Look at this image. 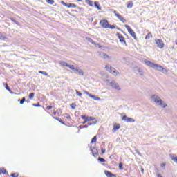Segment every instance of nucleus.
<instances>
[{"label":"nucleus","mask_w":177,"mask_h":177,"mask_svg":"<svg viewBox=\"0 0 177 177\" xmlns=\"http://www.w3.org/2000/svg\"><path fill=\"white\" fill-rule=\"evenodd\" d=\"M92 153H93V156H94V157H97V156H99L97 149H96L95 148L92 149Z\"/></svg>","instance_id":"17"},{"label":"nucleus","mask_w":177,"mask_h":177,"mask_svg":"<svg viewBox=\"0 0 177 177\" xmlns=\"http://www.w3.org/2000/svg\"><path fill=\"white\" fill-rule=\"evenodd\" d=\"M95 46H98V48H102V46H100V44L96 43V44H94Z\"/></svg>","instance_id":"47"},{"label":"nucleus","mask_w":177,"mask_h":177,"mask_svg":"<svg viewBox=\"0 0 177 177\" xmlns=\"http://www.w3.org/2000/svg\"><path fill=\"white\" fill-rule=\"evenodd\" d=\"M86 39L88 42H91V44H92V45H96V42L93 41V39H92V38L86 37Z\"/></svg>","instance_id":"23"},{"label":"nucleus","mask_w":177,"mask_h":177,"mask_svg":"<svg viewBox=\"0 0 177 177\" xmlns=\"http://www.w3.org/2000/svg\"><path fill=\"white\" fill-rule=\"evenodd\" d=\"M155 42L156 44L157 47L159 48L160 49H162V48H164V46H165L162 39H155Z\"/></svg>","instance_id":"6"},{"label":"nucleus","mask_w":177,"mask_h":177,"mask_svg":"<svg viewBox=\"0 0 177 177\" xmlns=\"http://www.w3.org/2000/svg\"><path fill=\"white\" fill-rule=\"evenodd\" d=\"M77 96H79L80 97H82V93H80L77 90L75 91Z\"/></svg>","instance_id":"36"},{"label":"nucleus","mask_w":177,"mask_h":177,"mask_svg":"<svg viewBox=\"0 0 177 177\" xmlns=\"http://www.w3.org/2000/svg\"><path fill=\"white\" fill-rule=\"evenodd\" d=\"M85 2L88 6L93 7V1L92 0H85Z\"/></svg>","instance_id":"19"},{"label":"nucleus","mask_w":177,"mask_h":177,"mask_svg":"<svg viewBox=\"0 0 177 177\" xmlns=\"http://www.w3.org/2000/svg\"><path fill=\"white\" fill-rule=\"evenodd\" d=\"M12 177H19V174L18 173H14L11 174Z\"/></svg>","instance_id":"39"},{"label":"nucleus","mask_w":177,"mask_h":177,"mask_svg":"<svg viewBox=\"0 0 177 177\" xmlns=\"http://www.w3.org/2000/svg\"><path fill=\"white\" fill-rule=\"evenodd\" d=\"M108 28H110V30H114V28H115V26L109 24Z\"/></svg>","instance_id":"37"},{"label":"nucleus","mask_w":177,"mask_h":177,"mask_svg":"<svg viewBox=\"0 0 177 177\" xmlns=\"http://www.w3.org/2000/svg\"><path fill=\"white\" fill-rule=\"evenodd\" d=\"M113 13H114L115 16H116V17H118V19L120 21H122V23H127V19H125L124 17H122V15L118 14V13L117 12V11L114 10V11H113Z\"/></svg>","instance_id":"9"},{"label":"nucleus","mask_w":177,"mask_h":177,"mask_svg":"<svg viewBox=\"0 0 177 177\" xmlns=\"http://www.w3.org/2000/svg\"><path fill=\"white\" fill-rule=\"evenodd\" d=\"M32 106H33L34 107H41V105L39 104V103L33 104Z\"/></svg>","instance_id":"42"},{"label":"nucleus","mask_w":177,"mask_h":177,"mask_svg":"<svg viewBox=\"0 0 177 177\" xmlns=\"http://www.w3.org/2000/svg\"><path fill=\"white\" fill-rule=\"evenodd\" d=\"M100 24L102 28H109V21L106 19H102L100 21Z\"/></svg>","instance_id":"7"},{"label":"nucleus","mask_w":177,"mask_h":177,"mask_svg":"<svg viewBox=\"0 0 177 177\" xmlns=\"http://www.w3.org/2000/svg\"><path fill=\"white\" fill-rule=\"evenodd\" d=\"M1 37H2V33L1 32H0V38H1Z\"/></svg>","instance_id":"51"},{"label":"nucleus","mask_w":177,"mask_h":177,"mask_svg":"<svg viewBox=\"0 0 177 177\" xmlns=\"http://www.w3.org/2000/svg\"><path fill=\"white\" fill-rule=\"evenodd\" d=\"M158 177H162V176L161 174H158Z\"/></svg>","instance_id":"49"},{"label":"nucleus","mask_w":177,"mask_h":177,"mask_svg":"<svg viewBox=\"0 0 177 177\" xmlns=\"http://www.w3.org/2000/svg\"><path fill=\"white\" fill-rule=\"evenodd\" d=\"M141 172H142V174H143V172H145V169H142Z\"/></svg>","instance_id":"50"},{"label":"nucleus","mask_w":177,"mask_h":177,"mask_svg":"<svg viewBox=\"0 0 177 177\" xmlns=\"http://www.w3.org/2000/svg\"><path fill=\"white\" fill-rule=\"evenodd\" d=\"M81 118L82 120H84V121L82 122V125H85L86 122H90L91 121H93V122L88 123V126L95 125V124L97 123V120H96V118L89 117V116H86V115H84L81 116Z\"/></svg>","instance_id":"2"},{"label":"nucleus","mask_w":177,"mask_h":177,"mask_svg":"<svg viewBox=\"0 0 177 177\" xmlns=\"http://www.w3.org/2000/svg\"><path fill=\"white\" fill-rule=\"evenodd\" d=\"M120 128H121V125H120V123H115L113 124L112 132H113V133L117 132V131H118V129H120Z\"/></svg>","instance_id":"13"},{"label":"nucleus","mask_w":177,"mask_h":177,"mask_svg":"<svg viewBox=\"0 0 177 177\" xmlns=\"http://www.w3.org/2000/svg\"><path fill=\"white\" fill-rule=\"evenodd\" d=\"M60 64L61 66H63V67H68V64L64 61L61 62Z\"/></svg>","instance_id":"27"},{"label":"nucleus","mask_w":177,"mask_h":177,"mask_svg":"<svg viewBox=\"0 0 177 177\" xmlns=\"http://www.w3.org/2000/svg\"><path fill=\"white\" fill-rule=\"evenodd\" d=\"M3 85H4V86H6V91H8L9 92H12V90H10V88H9L8 83H4Z\"/></svg>","instance_id":"28"},{"label":"nucleus","mask_w":177,"mask_h":177,"mask_svg":"<svg viewBox=\"0 0 177 177\" xmlns=\"http://www.w3.org/2000/svg\"><path fill=\"white\" fill-rule=\"evenodd\" d=\"M97 139H96V136H94L93 138H92V140L91 142V143H95Z\"/></svg>","instance_id":"38"},{"label":"nucleus","mask_w":177,"mask_h":177,"mask_svg":"<svg viewBox=\"0 0 177 177\" xmlns=\"http://www.w3.org/2000/svg\"><path fill=\"white\" fill-rule=\"evenodd\" d=\"M160 167H161V168L165 169V163H162V164L160 165Z\"/></svg>","instance_id":"46"},{"label":"nucleus","mask_w":177,"mask_h":177,"mask_svg":"<svg viewBox=\"0 0 177 177\" xmlns=\"http://www.w3.org/2000/svg\"><path fill=\"white\" fill-rule=\"evenodd\" d=\"M52 109H53V106H47V110H52Z\"/></svg>","instance_id":"44"},{"label":"nucleus","mask_w":177,"mask_h":177,"mask_svg":"<svg viewBox=\"0 0 177 177\" xmlns=\"http://www.w3.org/2000/svg\"><path fill=\"white\" fill-rule=\"evenodd\" d=\"M6 174V169L5 168H0V175Z\"/></svg>","instance_id":"26"},{"label":"nucleus","mask_w":177,"mask_h":177,"mask_svg":"<svg viewBox=\"0 0 177 177\" xmlns=\"http://www.w3.org/2000/svg\"><path fill=\"white\" fill-rule=\"evenodd\" d=\"M77 1H82V0H77Z\"/></svg>","instance_id":"52"},{"label":"nucleus","mask_w":177,"mask_h":177,"mask_svg":"<svg viewBox=\"0 0 177 177\" xmlns=\"http://www.w3.org/2000/svg\"><path fill=\"white\" fill-rule=\"evenodd\" d=\"M124 27L125 28H127L129 34H130L132 38H133L135 41H138V37H136V33L135 32V31H133L132 28H131V26H129V25H124Z\"/></svg>","instance_id":"4"},{"label":"nucleus","mask_w":177,"mask_h":177,"mask_svg":"<svg viewBox=\"0 0 177 177\" xmlns=\"http://www.w3.org/2000/svg\"><path fill=\"white\" fill-rule=\"evenodd\" d=\"M133 2H132V1H129V2L127 3V8L128 9H131V8H133Z\"/></svg>","instance_id":"20"},{"label":"nucleus","mask_w":177,"mask_h":177,"mask_svg":"<svg viewBox=\"0 0 177 177\" xmlns=\"http://www.w3.org/2000/svg\"><path fill=\"white\" fill-rule=\"evenodd\" d=\"M170 157L172 160V161H174V162H177V156L175 154L170 155Z\"/></svg>","instance_id":"21"},{"label":"nucleus","mask_w":177,"mask_h":177,"mask_svg":"<svg viewBox=\"0 0 177 177\" xmlns=\"http://www.w3.org/2000/svg\"><path fill=\"white\" fill-rule=\"evenodd\" d=\"M122 121H125V122H135V120L132 118H127V115H124L122 118Z\"/></svg>","instance_id":"12"},{"label":"nucleus","mask_w":177,"mask_h":177,"mask_svg":"<svg viewBox=\"0 0 177 177\" xmlns=\"http://www.w3.org/2000/svg\"><path fill=\"white\" fill-rule=\"evenodd\" d=\"M102 57L103 59H110V57L104 53H102Z\"/></svg>","instance_id":"31"},{"label":"nucleus","mask_w":177,"mask_h":177,"mask_svg":"<svg viewBox=\"0 0 177 177\" xmlns=\"http://www.w3.org/2000/svg\"><path fill=\"white\" fill-rule=\"evenodd\" d=\"M150 38H153V35L151 32H149L147 35L145 37V39H150Z\"/></svg>","instance_id":"25"},{"label":"nucleus","mask_w":177,"mask_h":177,"mask_svg":"<svg viewBox=\"0 0 177 177\" xmlns=\"http://www.w3.org/2000/svg\"><path fill=\"white\" fill-rule=\"evenodd\" d=\"M26 102V97H23L22 100L20 101V104H23Z\"/></svg>","instance_id":"41"},{"label":"nucleus","mask_w":177,"mask_h":177,"mask_svg":"<svg viewBox=\"0 0 177 177\" xmlns=\"http://www.w3.org/2000/svg\"><path fill=\"white\" fill-rule=\"evenodd\" d=\"M111 86L112 88H114V89H116L117 91H121V88H120V86L114 82H111L110 83Z\"/></svg>","instance_id":"14"},{"label":"nucleus","mask_w":177,"mask_h":177,"mask_svg":"<svg viewBox=\"0 0 177 177\" xmlns=\"http://www.w3.org/2000/svg\"><path fill=\"white\" fill-rule=\"evenodd\" d=\"M101 153L102 154H104V153H106V149L104 148H101Z\"/></svg>","instance_id":"43"},{"label":"nucleus","mask_w":177,"mask_h":177,"mask_svg":"<svg viewBox=\"0 0 177 177\" xmlns=\"http://www.w3.org/2000/svg\"><path fill=\"white\" fill-rule=\"evenodd\" d=\"M56 114H57V112L54 111V112H53V115H56Z\"/></svg>","instance_id":"48"},{"label":"nucleus","mask_w":177,"mask_h":177,"mask_svg":"<svg viewBox=\"0 0 177 177\" xmlns=\"http://www.w3.org/2000/svg\"><path fill=\"white\" fill-rule=\"evenodd\" d=\"M68 68H70V70H73V71H75V68H74L73 65H68Z\"/></svg>","instance_id":"35"},{"label":"nucleus","mask_w":177,"mask_h":177,"mask_svg":"<svg viewBox=\"0 0 177 177\" xmlns=\"http://www.w3.org/2000/svg\"><path fill=\"white\" fill-rule=\"evenodd\" d=\"M104 174H105V175H106L107 177H117V175L113 174V173H111L109 171H105Z\"/></svg>","instance_id":"15"},{"label":"nucleus","mask_w":177,"mask_h":177,"mask_svg":"<svg viewBox=\"0 0 177 177\" xmlns=\"http://www.w3.org/2000/svg\"><path fill=\"white\" fill-rule=\"evenodd\" d=\"M83 92H84V93H85V95H86L87 96H88L91 99H93L94 100H97V101L100 100V97H97L96 95H93L91 93H89V92H88L86 91H83Z\"/></svg>","instance_id":"10"},{"label":"nucleus","mask_w":177,"mask_h":177,"mask_svg":"<svg viewBox=\"0 0 177 177\" xmlns=\"http://www.w3.org/2000/svg\"><path fill=\"white\" fill-rule=\"evenodd\" d=\"M119 169H124V165L122 163L119 164Z\"/></svg>","instance_id":"40"},{"label":"nucleus","mask_w":177,"mask_h":177,"mask_svg":"<svg viewBox=\"0 0 177 177\" xmlns=\"http://www.w3.org/2000/svg\"><path fill=\"white\" fill-rule=\"evenodd\" d=\"M54 120H57V121H59V122H60L63 125H66V123H64V122H63V120L62 119H60L59 118L54 117Z\"/></svg>","instance_id":"22"},{"label":"nucleus","mask_w":177,"mask_h":177,"mask_svg":"<svg viewBox=\"0 0 177 177\" xmlns=\"http://www.w3.org/2000/svg\"><path fill=\"white\" fill-rule=\"evenodd\" d=\"M145 63L148 67H151L152 68H156V70H158V71H165V73H168V71L161 66L160 65H158L157 64H154L151 62V61H145Z\"/></svg>","instance_id":"1"},{"label":"nucleus","mask_w":177,"mask_h":177,"mask_svg":"<svg viewBox=\"0 0 177 177\" xmlns=\"http://www.w3.org/2000/svg\"><path fill=\"white\" fill-rule=\"evenodd\" d=\"M86 128H88V126H86Z\"/></svg>","instance_id":"53"},{"label":"nucleus","mask_w":177,"mask_h":177,"mask_svg":"<svg viewBox=\"0 0 177 177\" xmlns=\"http://www.w3.org/2000/svg\"><path fill=\"white\" fill-rule=\"evenodd\" d=\"M75 71L76 74H79V75H84V71L78 68H76Z\"/></svg>","instance_id":"16"},{"label":"nucleus","mask_w":177,"mask_h":177,"mask_svg":"<svg viewBox=\"0 0 177 177\" xmlns=\"http://www.w3.org/2000/svg\"><path fill=\"white\" fill-rule=\"evenodd\" d=\"M50 5H53L55 3V0H46Z\"/></svg>","instance_id":"32"},{"label":"nucleus","mask_w":177,"mask_h":177,"mask_svg":"<svg viewBox=\"0 0 177 177\" xmlns=\"http://www.w3.org/2000/svg\"><path fill=\"white\" fill-rule=\"evenodd\" d=\"M105 69L111 74H113V75H118L120 74L115 68L111 67L110 65H106Z\"/></svg>","instance_id":"5"},{"label":"nucleus","mask_w":177,"mask_h":177,"mask_svg":"<svg viewBox=\"0 0 177 177\" xmlns=\"http://www.w3.org/2000/svg\"><path fill=\"white\" fill-rule=\"evenodd\" d=\"M39 74H42L43 75H45L46 77H48V73L46 72H44L42 71H39Z\"/></svg>","instance_id":"33"},{"label":"nucleus","mask_w":177,"mask_h":177,"mask_svg":"<svg viewBox=\"0 0 177 177\" xmlns=\"http://www.w3.org/2000/svg\"><path fill=\"white\" fill-rule=\"evenodd\" d=\"M10 20H11V21H13V23H15V24H17V26H19L20 24L19 23V21H16L15 19L13 18H10Z\"/></svg>","instance_id":"29"},{"label":"nucleus","mask_w":177,"mask_h":177,"mask_svg":"<svg viewBox=\"0 0 177 177\" xmlns=\"http://www.w3.org/2000/svg\"><path fill=\"white\" fill-rule=\"evenodd\" d=\"M61 3H62V5H63L64 6H66V8H77V5H75V4H74V3H66V2L63 1H61Z\"/></svg>","instance_id":"11"},{"label":"nucleus","mask_w":177,"mask_h":177,"mask_svg":"<svg viewBox=\"0 0 177 177\" xmlns=\"http://www.w3.org/2000/svg\"><path fill=\"white\" fill-rule=\"evenodd\" d=\"M138 72L140 73V75H143V71L142 70H138Z\"/></svg>","instance_id":"45"},{"label":"nucleus","mask_w":177,"mask_h":177,"mask_svg":"<svg viewBox=\"0 0 177 177\" xmlns=\"http://www.w3.org/2000/svg\"><path fill=\"white\" fill-rule=\"evenodd\" d=\"M98 161H100V162H106V159L99 157Z\"/></svg>","instance_id":"34"},{"label":"nucleus","mask_w":177,"mask_h":177,"mask_svg":"<svg viewBox=\"0 0 177 177\" xmlns=\"http://www.w3.org/2000/svg\"><path fill=\"white\" fill-rule=\"evenodd\" d=\"M64 117L68 120V121H71V116H70V114L66 113L64 115Z\"/></svg>","instance_id":"24"},{"label":"nucleus","mask_w":177,"mask_h":177,"mask_svg":"<svg viewBox=\"0 0 177 177\" xmlns=\"http://www.w3.org/2000/svg\"><path fill=\"white\" fill-rule=\"evenodd\" d=\"M34 96H35V94L34 93H31L29 94V99L30 100H32V99H34Z\"/></svg>","instance_id":"30"},{"label":"nucleus","mask_w":177,"mask_h":177,"mask_svg":"<svg viewBox=\"0 0 177 177\" xmlns=\"http://www.w3.org/2000/svg\"><path fill=\"white\" fill-rule=\"evenodd\" d=\"M94 6L97 9V10H102V8H100V4H99V2H94Z\"/></svg>","instance_id":"18"},{"label":"nucleus","mask_w":177,"mask_h":177,"mask_svg":"<svg viewBox=\"0 0 177 177\" xmlns=\"http://www.w3.org/2000/svg\"><path fill=\"white\" fill-rule=\"evenodd\" d=\"M116 37H118V38L119 39L120 42H121V44H124L125 45V46H127V41H125V37H124L121 33L118 32L116 34Z\"/></svg>","instance_id":"8"},{"label":"nucleus","mask_w":177,"mask_h":177,"mask_svg":"<svg viewBox=\"0 0 177 177\" xmlns=\"http://www.w3.org/2000/svg\"><path fill=\"white\" fill-rule=\"evenodd\" d=\"M151 97L153 100H154L155 103L159 104V106H161V107H162L163 109H165V107H167V104L164 103V101H162V100H161V98L158 97V95H153Z\"/></svg>","instance_id":"3"}]
</instances>
